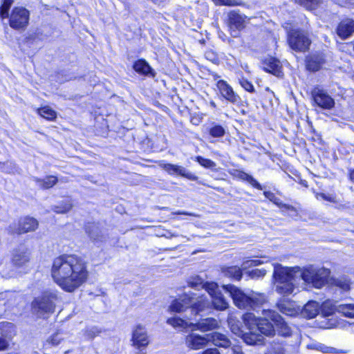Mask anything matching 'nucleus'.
<instances>
[{
  "instance_id": "obj_50",
  "label": "nucleus",
  "mask_w": 354,
  "mask_h": 354,
  "mask_svg": "<svg viewBox=\"0 0 354 354\" xmlns=\"http://www.w3.org/2000/svg\"><path fill=\"white\" fill-rule=\"evenodd\" d=\"M348 176H349L350 180L354 183V169H349Z\"/></svg>"
},
{
  "instance_id": "obj_9",
  "label": "nucleus",
  "mask_w": 354,
  "mask_h": 354,
  "mask_svg": "<svg viewBox=\"0 0 354 354\" xmlns=\"http://www.w3.org/2000/svg\"><path fill=\"white\" fill-rule=\"evenodd\" d=\"M288 43L290 47L298 52H305L309 49L311 40L307 32L299 30H291L288 34Z\"/></svg>"
},
{
  "instance_id": "obj_16",
  "label": "nucleus",
  "mask_w": 354,
  "mask_h": 354,
  "mask_svg": "<svg viewBox=\"0 0 354 354\" xmlns=\"http://www.w3.org/2000/svg\"><path fill=\"white\" fill-rule=\"evenodd\" d=\"M216 86L221 95L228 102L234 104H239L241 102L239 95L234 91L232 87L226 81L219 80Z\"/></svg>"
},
{
  "instance_id": "obj_19",
  "label": "nucleus",
  "mask_w": 354,
  "mask_h": 354,
  "mask_svg": "<svg viewBox=\"0 0 354 354\" xmlns=\"http://www.w3.org/2000/svg\"><path fill=\"white\" fill-rule=\"evenodd\" d=\"M131 341L133 346L140 350L149 344L147 330L142 325L138 324L133 330Z\"/></svg>"
},
{
  "instance_id": "obj_44",
  "label": "nucleus",
  "mask_w": 354,
  "mask_h": 354,
  "mask_svg": "<svg viewBox=\"0 0 354 354\" xmlns=\"http://www.w3.org/2000/svg\"><path fill=\"white\" fill-rule=\"evenodd\" d=\"M197 162L203 167L205 168H213L216 166V164L214 162L209 159L204 158L201 156H197L196 157Z\"/></svg>"
},
{
  "instance_id": "obj_36",
  "label": "nucleus",
  "mask_w": 354,
  "mask_h": 354,
  "mask_svg": "<svg viewBox=\"0 0 354 354\" xmlns=\"http://www.w3.org/2000/svg\"><path fill=\"white\" fill-rule=\"evenodd\" d=\"M263 195L267 198L268 200L276 204L278 207H284L285 208L288 209H294V207L292 206L283 204L281 200L277 198L275 194L270 191H265L263 192Z\"/></svg>"
},
{
  "instance_id": "obj_28",
  "label": "nucleus",
  "mask_w": 354,
  "mask_h": 354,
  "mask_svg": "<svg viewBox=\"0 0 354 354\" xmlns=\"http://www.w3.org/2000/svg\"><path fill=\"white\" fill-rule=\"evenodd\" d=\"M85 232L94 241H103L105 238L97 223L88 222L85 225Z\"/></svg>"
},
{
  "instance_id": "obj_5",
  "label": "nucleus",
  "mask_w": 354,
  "mask_h": 354,
  "mask_svg": "<svg viewBox=\"0 0 354 354\" xmlns=\"http://www.w3.org/2000/svg\"><path fill=\"white\" fill-rule=\"evenodd\" d=\"M296 269L299 278H301L306 284L315 288H321L325 286L330 274L329 269L311 265L303 269L296 267Z\"/></svg>"
},
{
  "instance_id": "obj_12",
  "label": "nucleus",
  "mask_w": 354,
  "mask_h": 354,
  "mask_svg": "<svg viewBox=\"0 0 354 354\" xmlns=\"http://www.w3.org/2000/svg\"><path fill=\"white\" fill-rule=\"evenodd\" d=\"M314 104L323 109H331L335 106L334 99L324 89L314 88L311 91Z\"/></svg>"
},
{
  "instance_id": "obj_41",
  "label": "nucleus",
  "mask_w": 354,
  "mask_h": 354,
  "mask_svg": "<svg viewBox=\"0 0 354 354\" xmlns=\"http://www.w3.org/2000/svg\"><path fill=\"white\" fill-rule=\"evenodd\" d=\"M295 1L308 10H315L322 2V0H295Z\"/></svg>"
},
{
  "instance_id": "obj_55",
  "label": "nucleus",
  "mask_w": 354,
  "mask_h": 354,
  "mask_svg": "<svg viewBox=\"0 0 354 354\" xmlns=\"http://www.w3.org/2000/svg\"><path fill=\"white\" fill-rule=\"evenodd\" d=\"M6 326H12V324H11V323H7V324H6Z\"/></svg>"
},
{
  "instance_id": "obj_47",
  "label": "nucleus",
  "mask_w": 354,
  "mask_h": 354,
  "mask_svg": "<svg viewBox=\"0 0 354 354\" xmlns=\"http://www.w3.org/2000/svg\"><path fill=\"white\" fill-rule=\"evenodd\" d=\"M335 283L337 286L339 287L343 290H348L350 289V282L348 280H337Z\"/></svg>"
},
{
  "instance_id": "obj_3",
  "label": "nucleus",
  "mask_w": 354,
  "mask_h": 354,
  "mask_svg": "<svg viewBox=\"0 0 354 354\" xmlns=\"http://www.w3.org/2000/svg\"><path fill=\"white\" fill-rule=\"evenodd\" d=\"M223 288L232 297L234 305L241 309L256 310L267 301L263 294L253 292L252 295H247L232 284L223 285Z\"/></svg>"
},
{
  "instance_id": "obj_34",
  "label": "nucleus",
  "mask_w": 354,
  "mask_h": 354,
  "mask_svg": "<svg viewBox=\"0 0 354 354\" xmlns=\"http://www.w3.org/2000/svg\"><path fill=\"white\" fill-rule=\"evenodd\" d=\"M227 323L231 331L234 334L239 337L242 336L244 331L242 330L241 322L233 317H230L227 319Z\"/></svg>"
},
{
  "instance_id": "obj_54",
  "label": "nucleus",
  "mask_w": 354,
  "mask_h": 354,
  "mask_svg": "<svg viewBox=\"0 0 354 354\" xmlns=\"http://www.w3.org/2000/svg\"><path fill=\"white\" fill-rule=\"evenodd\" d=\"M321 196H322V198H324V200H326V201H330V197L327 196L326 194H321Z\"/></svg>"
},
{
  "instance_id": "obj_1",
  "label": "nucleus",
  "mask_w": 354,
  "mask_h": 354,
  "mask_svg": "<svg viewBox=\"0 0 354 354\" xmlns=\"http://www.w3.org/2000/svg\"><path fill=\"white\" fill-rule=\"evenodd\" d=\"M51 274L55 282L63 290L73 292L88 277L84 260L75 254H64L53 261Z\"/></svg>"
},
{
  "instance_id": "obj_21",
  "label": "nucleus",
  "mask_w": 354,
  "mask_h": 354,
  "mask_svg": "<svg viewBox=\"0 0 354 354\" xmlns=\"http://www.w3.org/2000/svg\"><path fill=\"white\" fill-rule=\"evenodd\" d=\"M30 255L28 248L24 245H20L13 250L12 262L15 266H23L30 261Z\"/></svg>"
},
{
  "instance_id": "obj_8",
  "label": "nucleus",
  "mask_w": 354,
  "mask_h": 354,
  "mask_svg": "<svg viewBox=\"0 0 354 354\" xmlns=\"http://www.w3.org/2000/svg\"><path fill=\"white\" fill-rule=\"evenodd\" d=\"M167 322L174 328H182L183 329L191 328L192 331L198 330L203 333L213 330L219 327L218 320L213 317L201 319L196 323L188 322L179 317H173L169 318Z\"/></svg>"
},
{
  "instance_id": "obj_22",
  "label": "nucleus",
  "mask_w": 354,
  "mask_h": 354,
  "mask_svg": "<svg viewBox=\"0 0 354 354\" xmlns=\"http://www.w3.org/2000/svg\"><path fill=\"white\" fill-rule=\"evenodd\" d=\"M336 32L342 39L349 38L354 33V20L351 19L342 20L337 26Z\"/></svg>"
},
{
  "instance_id": "obj_38",
  "label": "nucleus",
  "mask_w": 354,
  "mask_h": 354,
  "mask_svg": "<svg viewBox=\"0 0 354 354\" xmlns=\"http://www.w3.org/2000/svg\"><path fill=\"white\" fill-rule=\"evenodd\" d=\"M225 133V129L220 124H213L209 129V133L213 138L223 137Z\"/></svg>"
},
{
  "instance_id": "obj_40",
  "label": "nucleus",
  "mask_w": 354,
  "mask_h": 354,
  "mask_svg": "<svg viewBox=\"0 0 354 354\" xmlns=\"http://www.w3.org/2000/svg\"><path fill=\"white\" fill-rule=\"evenodd\" d=\"M102 333V329L97 326H91L85 328L84 335L88 339H93Z\"/></svg>"
},
{
  "instance_id": "obj_24",
  "label": "nucleus",
  "mask_w": 354,
  "mask_h": 354,
  "mask_svg": "<svg viewBox=\"0 0 354 354\" xmlns=\"http://www.w3.org/2000/svg\"><path fill=\"white\" fill-rule=\"evenodd\" d=\"M133 68L138 73L150 77H155L156 73L155 71L150 66L149 63L144 59H140L136 61L133 63Z\"/></svg>"
},
{
  "instance_id": "obj_14",
  "label": "nucleus",
  "mask_w": 354,
  "mask_h": 354,
  "mask_svg": "<svg viewBox=\"0 0 354 354\" xmlns=\"http://www.w3.org/2000/svg\"><path fill=\"white\" fill-rule=\"evenodd\" d=\"M207 292L212 297V304L214 309L225 310L229 307L228 302L218 290V285L216 283L207 285Z\"/></svg>"
},
{
  "instance_id": "obj_42",
  "label": "nucleus",
  "mask_w": 354,
  "mask_h": 354,
  "mask_svg": "<svg viewBox=\"0 0 354 354\" xmlns=\"http://www.w3.org/2000/svg\"><path fill=\"white\" fill-rule=\"evenodd\" d=\"M240 85L247 91L250 93H254L255 89L252 84L249 82L246 78L242 77L239 80Z\"/></svg>"
},
{
  "instance_id": "obj_43",
  "label": "nucleus",
  "mask_w": 354,
  "mask_h": 354,
  "mask_svg": "<svg viewBox=\"0 0 354 354\" xmlns=\"http://www.w3.org/2000/svg\"><path fill=\"white\" fill-rule=\"evenodd\" d=\"M216 6H234L241 5L239 0H212Z\"/></svg>"
},
{
  "instance_id": "obj_51",
  "label": "nucleus",
  "mask_w": 354,
  "mask_h": 354,
  "mask_svg": "<svg viewBox=\"0 0 354 354\" xmlns=\"http://www.w3.org/2000/svg\"><path fill=\"white\" fill-rule=\"evenodd\" d=\"M233 354H244L239 347H236L232 349Z\"/></svg>"
},
{
  "instance_id": "obj_15",
  "label": "nucleus",
  "mask_w": 354,
  "mask_h": 354,
  "mask_svg": "<svg viewBox=\"0 0 354 354\" xmlns=\"http://www.w3.org/2000/svg\"><path fill=\"white\" fill-rule=\"evenodd\" d=\"M337 309L339 313H342L346 317H354V304H340L338 306H335L330 304V301H326L323 303L322 306V310L325 316H329L332 315L334 310Z\"/></svg>"
},
{
  "instance_id": "obj_17",
  "label": "nucleus",
  "mask_w": 354,
  "mask_h": 354,
  "mask_svg": "<svg viewBox=\"0 0 354 354\" xmlns=\"http://www.w3.org/2000/svg\"><path fill=\"white\" fill-rule=\"evenodd\" d=\"M209 341V334L206 335H201L192 331L190 334L187 335L185 343L187 347L194 350H198L205 347Z\"/></svg>"
},
{
  "instance_id": "obj_46",
  "label": "nucleus",
  "mask_w": 354,
  "mask_h": 354,
  "mask_svg": "<svg viewBox=\"0 0 354 354\" xmlns=\"http://www.w3.org/2000/svg\"><path fill=\"white\" fill-rule=\"evenodd\" d=\"M62 340V337H61L60 333H56L53 334L48 340L47 342L52 346H57L59 344L61 341Z\"/></svg>"
},
{
  "instance_id": "obj_30",
  "label": "nucleus",
  "mask_w": 354,
  "mask_h": 354,
  "mask_svg": "<svg viewBox=\"0 0 354 354\" xmlns=\"http://www.w3.org/2000/svg\"><path fill=\"white\" fill-rule=\"evenodd\" d=\"M73 205L71 199L66 198L58 203L57 205L52 207V210L57 214H66L73 207Z\"/></svg>"
},
{
  "instance_id": "obj_18",
  "label": "nucleus",
  "mask_w": 354,
  "mask_h": 354,
  "mask_svg": "<svg viewBox=\"0 0 354 354\" xmlns=\"http://www.w3.org/2000/svg\"><path fill=\"white\" fill-rule=\"evenodd\" d=\"M160 165L169 175H179L191 180H196L198 179L196 176L189 171L184 167L171 163H162Z\"/></svg>"
},
{
  "instance_id": "obj_13",
  "label": "nucleus",
  "mask_w": 354,
  "mask_h": 354,
  "mask_svg": "<svg viewBox=\"0 0 354 354\" xmlns=\"http://www.w3.org/2000/svg\"><path fill=\"white\" fill-rule=\"evenodd\" d=\"M261 263V261L259 259L247 260L242 263L241 268L236 266L225 267L222 268V272L225 276L239 281L242 278L243 270H245L252 266H259Z\"/></svg>"
},
{
  "instance_id": "obj_52",
  "label": "nucleus",
  "mask_w": 354,
  "mask_h": 354,
  "mask_svg": "<svg viewBox=\"0 0 354 354\" xmlns=\"http://www.w3.org/2000/svg\"><path fill=\"white\" fill-rule=\"evenodd\" d=\"M175 214H184V215H189V216H196V214L194 213H189V212H177L174 213Z\"/></svg>"
},
{
  "instance_id": "obj_37",
  "label": "nucleus",
  "mask_w": 354,
  "mask_h": 354,
  "mask_svg": "<svg viewBox=\"0 0 354 354\" xmlns=\"http://www.w3.org/2000/svg\"><path fill=\"white\" fill-rule=\"evenodd\" d=\"M37 113L44 118L48 120H53L57 117V113L55 111L48 106H44L37 109Z\"/></svg>"
},
{
  "instance_id": "obj_29",
  "label": "nucleus",
  "mask_w": 354,
  "mask_h": 354,
  "mask_svg": "<svg viewBox=\"0 0 354 354\" xmlns=\"http://www.w3.org/2000/svg\"><path fill=\"white\" fill-rule=\"evenodd\" d=\"M277 307L281 313L288 316H295L298 313L295 303L289 300L280 301L277 304Z\"/></svg>"
},
{
  "instance_id": "obj_35",
  "label": "nucleus",
  "mask_w": 354,
  "mask_h": 354,
  "mask_svg": "<svg viewBox=\"0 0 354 354\" xmlns=\"http://www.w3.org/2000/svg\"><path fill=\"white\" fill-rule=\"evenodd\" d=\"M237 176L240 179L247 181L254 188L259 189V190L263 189L262 185L256 179H254L252 176L249 175L248 174H247L244 171H238Z\"/></svg>"
},
{
  "instance_id": "obj_31",
  "label": "nucleus",
  "mask_w": 354,
  "mask_h": 354,
  "mask_svg": "<svg viewBox=\"0 0 354 354\" xmlns=\"http://www.w3.org/2000/svg\"><path fill=\"white\" fill-rule=\"evenodd\" d=\"M33 179L37 185L42 189L51 188L57 183V178L54 176H48L44 179L34 177Z\"/></svg>"
},
{
  "instance_id": "obj_2",
  "label": "nucleus",
  "mask_w": 354,
  "mask_h": 354,
  "mask_svg": "<svg viewBox=\"0 0 354 354\" xmlns=\"http://www.w3.org/2000/svg\"><path fill=\"white\" fill-rule=\"evenodd\" d=\"M243 321L248 331L243 332L241 337L248 345L261 344L263 335L271 337L275 335L273 324L264 317H257L253 313H245Z\"/></svg>"
},
{
  "instance_id": "obj_27",
  "label": "nucleus",
  "mask_w": 354,
  "mask_h": 354,
  "mask_svg": "<svg viewBox=\"0 0 354 354\" xmlns=\"http://www.w3.org/2000/svg\"><path fill=\"white\" fill-rule=\"evenodd\" d=\"M324 63V58L321 53L310 55L306 60V68L308 71L315 72L319 71Z\"/></svg>"
},
{
  "instance_id": "obj_20",
  "label": "nucleus",
  "mask_w": 354,
  "mask_h": 354,
  "mask_svg": "<svg viewBox=\"0 0 354 354\" xmlns=\"http://www.w3.org/2000/svg\"><path fill=\"white\" fill-rule=\"evenodd\" d=\"M246 17L237 11H231L228 14V19L230 29L235 32L232 34L234 37L237 36V30H241L245 26Z\"/></svg>"
},
{
  "instance_id": "obj_32",
  "label": "nucleus",
  "mask_w": 354,
  "mask_h": 354,
  "mask_svg": "<svg viewBox=\"0 0 354 354\" xmlns=\"http://www.w3.org/2000/svg\"><path fill=\"white\" fill-rule=\"evenodd\" d=\"M319 304L315 301L308 302L304 308V313L309 318H314L319 313Z\"/></svg>"
},
{
  "instance_id": "obj_39",
  "label": "nucleus",
  "mask_w": 354,
  "mask_h": 354,
  "mask_svg": "<svg viewBox=\"0 0 354 354\" xmlns=\"http://www.w3.org/2000/svg\"><path fill=\"white\" fill-rule=\"evenodd\" d=\"M12 3V0H3L2 4L0 6V17L2 19L9 17V10Z\"/></svg>"
},
{
  "instance_id": "obj_26",
  "label": "nucleus",
  "mask_w": 354,
  "mask_h": 354,
  "mask_svg": "<svg viewBox=\"0 0 354 354\" xmlns=\"http://www.w3.org/2000/svg\"><path fill=\"white\" fill-rule=\"evenodd\" d=\"M209 341L216 346L225 348L230 347L232 344L230 339L225 335L218 332L209 333Z\"/></svg>"
},
{
  "instance_id": "obj_7",
  "label": "nucleus",
  "mask_w": 354,
  "mask_h": 354,
  "mask_svg": "<svg viewBox=\"0 0 354 354\" xmlns=\"http://www.w3.org/2000/svg\"><path fill=\"white\" fill-rule=\"evenodd\" d=\"M61 301L62 298L58 291L48 290L43 292L33 300L32 307L34 312L39 316H43L45 314L53 313L55 306Z\"/></svg>"
},
{
  "instance_id": "obj_10",
  "label": "nucleus",
  "mask_w": 354,
  "mask_h": 354,
  "mask_svg": "<svg viewBox=\"0 0 354 354\" xmlns=\"http://www.w3.org/2000/svg\"><path fill=\"white\" fill-rule=\"evenodd\" d=\"M30 15V11L26 8L15 7L8 17L10 26L15 30H25L29 24Z\"/></svg>"
},
{
  "instance_id": "obj_23",
  "label": "nucleus",
  "mask_w": 354,
  "mask_h": 354,
  "mask_svg": "<svg viewBox=\"0 0 354 354\" xmlns=\"http://www.w3.org/2000/svg\"><path fill=\"white\" fill-rule=\"evenodd\" d=\"M38 227V221L32 218L26 216L21 218L18 223V227L12 230V232L17 234H24L29 232L35 231Z\"/></svg>"
},
{
  "instance_id": "obj_48",
  "label": "nucleus",
  "mask_w": 354,
  "mask_h": 354,
  "mask_svg": "<svg viewBox=\"0 0 354 354\" xmlns=\"http://www.w3.org/2000/svg\"><path fill=\"white\" fill-rule=\"evenodd\" d=\"M9 346V343L8 342L0 337V351H4V350H6Z\"/></svg>"
},
{
  "instance_id": "obj_11",
  "label": "nucleus",
  "mask_w": 354,
  "mask_h": 354,
  "mask_svg": "<svg viewBox=\"0 0 354 354\" xmlns=\"http://www.w3.org/2000/svg\"><path fill=\"white\" fill-rule=\"evenodd\" d=\"M262 315L264 319L268 322H272L276 327L275 332L277 331L278 335L285 337L292 335V330L288 324L284 321L283 318L276 311L270 309H263Z\"/></svg>"
},
{
  "instance_id": "obj_6",
  "label": "nucleus",
  "mask_w": 354,
  "mask_h": 354,
  "mask_svg": "<svg viewBox=\"0 0 354 354\" xmlns=\"http://www.w3.org/2000/svg\"><path fill=\"white\" fill-rule=\"evenodd\" d=\"M202 297L203 295L189 291L174 300L169 308L171 311L176 313H180L188 308H191L192 311L194 312L195 315H196L205 308V304Z\"/></svg>"
},
{
  "instance_id": "obj_33",
  "label": "nucleus",
  "mask_w": 354,
  "mask_h": 354,
  "mask_svg": "<svg viewBox=\"0 0 354 354\" xmlns=\"http://www.w3.org/2000/svg\"><path fill=\"white\" fill-rule=\"evenodd\" d=\"M213 282H204L202 278L198 276L192 277L188 281L189 286L194 288L196 290H200L204 289L207 292V285L212 283Z\"/></svg>"
},
{
  "instance_id": "obj_4",
  "label": "nucleus",
  "mask_w": 354,
  "mask_h": 354,
  "mask_svg": "<svg viewBox=\"0 0 354 354\" xmlns=\"http://www.w3.org/2000/svg\"><path fill=\"white\" fill-rule=\"evenodd\" d=\"M273 277L275 281L276 291L283 295L293 292L297 279L296 267L284 268L280 264L274 266Z\"/></svg>"
},
{
  "instance_id": "obj_53",
  "label": "nucleus",
  "mask_w": 354,
  "mask_h": 354,
  "mask_svg": "<svg viewBox=\"0 0 354 354\" xmlns=\"http://www.w3.org/2000/svg\"><path fill=\"white\" fill-rule=\"evenodd\" d=\"M335 348H326V350L324 352L325 353H333L335 351Z\"/></svg>"
},
{
  "instance_id": "obj_45",
  "label": "nucleus",
  "mask_w": 354,
  "mask_h": 354,
  "mask_svg": "<svg viewBox=\"0 0 354 354\" xmlns=\"http://www.w3.org/2000/svg\"><path fill=\"white\" fill-rule=\"evenodd\" d=\"M266 274V270L264 268H263V269L256 268V269H254V270H251L250 272H249V276L252 279L262 277L265 276Z\"/></svg>"
},
{
  "instance_id": "obj_25",
  "label": "nucleus",
  "mask_w": 354,
  "mask_h": 354,
  "mask_svg": "<svg viewBox=\"0 0 354 354\" xmlns=\"http://www.w3.org/2000/svg\"><path fill=\"white\" fill-rule=\"evenodd\" d=\"M263 68L266 72L270 73L277 77L283 75L282 66L279 59L270 57L263 62Z\"/></svg>"
},
{
  "instance_id": "obj_49",
  "label": "nucleus",
  "mask_w": 354,
  "mask_h": 354,
  "mask_svg": "<svg viewBox=\"0 0 354 354\" xmlns=\"http://www.w3.org/2000/svg\"><path fill=\"white\" fill-rule=\"evenodd\" d=\"M202 354H221L218 350L216 348H207L204 351Z\"/></svg>"
}]
</instances>
